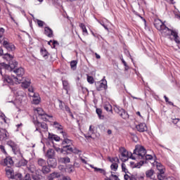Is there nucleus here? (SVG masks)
Masks as SVG:
<instances>
[{
  "label": "nucleus",
  "mask_w": 180,
  "mask_h": 180,
  "mask_svg": "<svg viewBox=\"0 0 180 180\" xmlns=\"http://www.w3.org/2000/svg\"><path fill=\"white\" fill-rule=\"evenodd\" d=\"M4 58H9V64H6L5 63H0V74L2 75V70H5L8 72H14L15 75H17V78H18V81L20 83L22 79V77L25 75V69L22 67L18 68L19 63L15 60H13V56L9 53L4 54Z\"/></svg>",
  "instance_id": "f257e3e1"
},
{
  "label": "nucleus",
  "mask_w": 180,
  "mask_h": 180,
  "mask_svg": "<svg viewBox=\"0 0 180 180\" xmlns=\"http://www.w3.org/2000/svg\"><path fill=\"white\" fill-rule=\"evenodd\" d=\"M154 26L157 30L160 32L162 36L167 37V36H172L174 41L180 49V37L179 31L176 29H169L162 21L160 19H156L154 21Z\"/></svg>",
  "instance_id": "f03ea898"
},
{
  "label": "nucleus",
  "mask_w": 180,
  "mask_h": 180,
  "mask_svg": "<svg viewBox=\"0 0 180 180\" xmlns=\"http://www.w3.org/2000/svg\"><path fill=\"white\" fill-rule=\"evenodd\" d=\"M147 150H146V148H144L142 146L137 145L135 146V149L134 150L133 155H137V157H141V158H147V157H149V158H153V155H146Z\"/></svg>",
  "instance_id": "7ed1b4c3"
},
{
  "label": "nucleus",
  "mask_w": 180,
  "mask_h": 180,
  "mask_svg": "<svg viewBox=\"0 0 180 180\" xmlns=\"http://www.w3.org/2000/svg\"><path fill=\"white\" fill-rule=\"evenodd\" d=\"M5 171L8 180H22V174L15 173L12 167H6Z\"/></svg>",
  "instance_id": "20e7f679"
},
{
  "label": "nucleus",
  "mask_w": 180,
  "mask_h": 180,
  "mask_svg": "<svg viewBox=\"0 0 180 180\" xmlns=\"http://www.w3.org/2000/svg\"><path fill=\"white\" fill-rule=\"evenodd\" d=\"M7 145L12 148V151L14 153L15 155H17L18 158H23V155L22 153H20V150H19V146L18 144L15 143V142L12 141H8Z\"/></svg>",
  "instance_id": "39448f33"
},
{
  "label": "nucleus",
  "mask_w": 180,
  "mask_h": 180,
  "mask_svg": "<svg viewBox=\"0 0 180 180\" xmlns=\"http://www.w3.org/2000/svg\"><path fill=\"white\" fill-rule=\"evenodd\" d=\"M34 124L35 126V131H39L40 134H43L41 131H47L49 130V127L47 126V124L46 122H40L38 120L34 122ZM43 130L41 131V129Z\"/></svg>",
  "instance_id": "423d86ee"
},
{
  "label": "nucleus",
  "mask_w": 180,
  "mask_h": 180,
  "mask_svg": "<svg viewBox=\"0 0 180 180\" xmlns=\"http://www.w3.org/2000/svg\"><path fill=\"white\" fill-rule=\"evenodd\" d=\"M114 111L115 113H117L122 119H129V113H127L125 109L122 108V107L119 105H114Z\"/></svg>",
  "instance_id": "0eeeda50"
},
{
  "label": "nucleus",
  "mask_w": 180,
  "mask_h": 180,
  "mask_svg": "<svg viewBox=\"0 0 180 180\" xmlns=\"http://www.w3.org/2000/svg\"><path fill=\"white\" fill-rule=\"evenodd\" d=\"M19 78H18L15 75L9 76L8 75H5L3 76V81L4 84H9V85H13V82H18L20 84V82L18 81Z\"/></svg>",
  "instance_id": "6e6552de"
},
{
  "label": "nucleus",
  "mask_w": 180,
  "mask_h": 180,
  "mask_svg": "<svg viewBox=\"0 0 180 180\" xmlns=\"http://www.w3.org/2000/svg\"><path fill=\"white\" fill-rule=\"evenodd\" d=\"M95 86L96 91H106L108 89V82L105 79H101L100 82H95Z\"/></svg>",
  "instance_id": "1a4fd4ad"
},
{
  "label": "nucleus",
  "mask_w": 180,
  "mask_h": 180,
  "mask_svg": "<svg viewBox=\"0 0 180 180\" xmlns=\"http://www.w3.org/2000/svg\"><path fill=\"white\" fill-rule=\"evenodd\" d=\"M120 154L124 158H136V157L133 156V153L131 152H129L124 147H120L119 148Z\"/></svg>",
  "instance_id": "9d476101"
},
{
  "label": "nucleus",
  "mask_w": 180,
  "mask_h": 180,
  "mask_svg": "<svg viewBox=\"0 0 180 180\" xmlns=\"http://www.w3.org/2000/svg\"><path fill=\"white\" fill-rule=\"evenodd\" d=\"M109 162H112L110 165V168L112 171H117V168L119 167L118 163L120 162L119 158H109Z\"/></svg>",
  "instance_id": "9b49d317"
},
{
  "label": "nucleus",
  "mask_w": 180,
  "mask_h": 180,
  "mask_svg": "<svg viewBox=\"0 0 180 180\" xmlns=\"http://www.w3.org/2000/svg\"><path fill=\"white\" fill-rule=\"evenodd\" d=\"M3 47L7 49V51H15V45L12 43H9V41L6 40H4L3 41Z\"/></svg>",
  "instance_id": "f8f14e48"
},
{
  "label": "nucleus",
  "mask_w": 180,
  "mask_h": 180,
  "mask_svg": "<svg viewBox=\"0 0 180 180\" xmlns=\"http://www.w3.org/2000/svg\"><path fill=\"white\" fill-rule=\"evenodd\" d=\"M1 165L3 167H7V168H11L13 165V160L12 158H5L4 160H1Z\"/></svg>",
  "instance_id": "ddd939ff"
},
{
  "label": "nucleus",
  "mask_w": 180,
  "mask_h": 180,
  "mask_svg": "<svg viewBox=\"0 0 180 180\" xmlns=\"http://www.w3.org/2000/svg\"><path fill=\"white\" fill-rule=\"evenodd\" d=\"M9 139V134L6 129H0V141H4V140H8Z\"/></svg>",
  "instance_id": "4468645a"
},
{
  "label": "nucleus",
  "mask_w": 180,
  "mask_h": 180,
  "mask_svg": "<svg viewBox=\"0 0 180 180\" xmlns=\"http://www.w3.org/2000/svg\"><path fill=\"white\" fill-rule=\"evenodd\" d=\"M136 129L140 132L143 133V131H147V124L146 123H140L136 126Z\"/></svg>",
  "instance_id": "2eb2a0df"
},
{
  "label": "nucleus",
  "mask_w": 180,
  "mask_h": 180,
  "mask_svg": "<svg viewBox=\"0 0 180 180\" xmlns=\"http://www.w3.org/2000/svg\"><path fill=\"white\" fill-rule=\"evenodd\" d=\"M48 139L49 141H60V140H61V138H60V136L51 133H49Z\"/></svg>",
  "instance_id": "dca6fc26"
},
{
  "label": "nucleus",
  "mask_w": 180,
  "mask_h": 180,
  "mask_svg": "<svg viewBox=\"0 0 180 180\" xmlns=\"http://www.w3.org/2000/svg\"><path fill=\"white\" fill-rule=\"evenodd\" d=\"M47 164L49 167L56 168L57 167V160L56 158H49L47 160Z\"/></svg>",
  "instance_id": "f3484780"
},
{
  "label": "nucleus",
  "mask_w": 180,
  "mask_h": 180,
  "mask_svg": "<svg viewBox=\"0 0 180 180\" xmlns=\"http://www.w3.org/2000/svg\"><path fill=\"white\" fill-rule=\"evenodd\" d=\"M44 33L45 36H47V37H53V30H51L50 27H45Z\"/></svg>",
  "instance_id": "a211bd4d"
},
{
  "label": "nucleus",
  "mask_w": 180,
  "mask_h": 180,
  "mask_svg": "<svg viewBox=\"0 0 180 180\" xmlns=\"http://www.w3.org/2000/svg\"><path fill=\"white\" fill-rule=\"evenodd\" d=\"M144 161L141 160L139 162L135 163L134 162H131L130 165L131 168H141L144 165Z\"/></svg>",
  "instance_id": "6ab92c4d"
},
{
  "label": "nucleus",
  "mask_w": 180,
  "mask_h": 180,
  "mask_svg": "<svg viewBox=\"0 0 180 180\" xmlns=\"http://www.w3.org/2000/svg\"><path fill=\"white\" fill-rule=\"evenodd\" d=\"M32 103L34 105H39L40 103V97L39 96V94H34Z\"/></svg>",
  "instance_id": "aec40b11"
},
{
  "label": "nucleus",
  "mask_w": 180,
  "mask_h": 180,
  "mask_svg": "<svg viewBox=\"0 0 180 180\" xmlns=\"http://www.w3.org/2000/svg\"><path fill=\"white\" fill-rule=\"evenodd\" d=\"M40 53L42 56V57L45 58V60H47V58H49V52L47 51V49L44 48H41Z\"/></svg>",
  "instance_id": "412c9836"
},
{
  "label": "nucleus",
  "mask_w": 180,
  "mask_h": 180,
  "mask_svg": "<svg viewBox=\"0 0 180 180\" xmlns=\"http://www.w3.org/2000/svg\"><path fill=\"white\" fill-rule=\"evenodd\" d=\"M37 112L39 116H48V117H53V115H49L46 113H45L44 110H43V108H37Z\"/></svg>",
  "instance_id": "4be33fe9"
},
{
  "label": "nucleus",
  "mask_w": 180,
  "mask_h": 180,
  "mask_svg": "<svg viewBox=\"0 0 180 180\" xmlns=\"http://www.w3.org/2000/svg\"><path fill=\"white\" fill-rule=\"evenodd\" d=\"M46 157L48 158H54V157H56V152L53 149H49L47 150Z\"/></svg>",
  "instance_id": "5701e85b"
},
{
  "label": "nucleus",
  "mask_w": 180,
  "mask_h": 180,
  "mask_svg": "<svg viewBox=\"0 0 180 180\" xmlns=\"http://www.w3.org/2000/svg\"><path fill=\"white\" fill-rule=\"evenodd\" d=\"M63 148L65 154H70V153H72V147H71V146H63Z\"/></svg>",
  "instance_id": "b1692460"
},
{
  "label": "nucleus",
  "mask_w": 180,
  "mask_h": 180,
  "mask_svg": "<svg viewBox=\"0 0 180 180\" xmlns=\"http://www.w3.org/2000/svg\"><path fill=\"white\" fill-rule=\"evenodd\" d=\"M79 27L82 29L84 36H88V30H86V27L85 26V24L80 23Z\"/></svg>",
  "instance_id": "393cba45"
},
{
  "label": "nucleus",
  "mask_w": 180,
  "mask_h": 180,
  "mask_svg": "<svg viewBox=\"0 0 180 180\" xmlns=\"http://www.w3.org/2000/svg\"><path fill=\"white\" fill-rule=\"evenodd\" d=\"M62 146L64 147V146H72V140L69 139H64L62 142Z\"/></svg>",
  "instance_id": "a878e982"
},
{
  "label": "nucleus",
  "mask_w": 180,
  "mask_h": 180,
  "mask_svg": "<svg viewBox=\"0 0 180 180\" xmlns=\"http://www.w3.org/2000/svg\"><path fill=\"white\" fill-rule=\"evenodd\" d=\"M62 82H63V89L66 91L67 94H68V90L70 89V84H68V81L63 80Z\"/></svg>",
  "instance_id": "bb28decb"
},
{
  "label": "nucleus",
  "mask_w": 180,
  "mask_h": 180,
  "mask_svg": "<svg viewBox=\"0 0 180 180\" xmlns=\"http://www.w3.org/2000/svg\"><path fill=\"white\" fill-rule=\"evenodd\" d=\"M27 169L29 171V172H30L31 174H35L37 169H36V166L33 164L30 165L27 167Z\"/></svg>",
  "instance_id": "cd10ccee"
},
{
  "label": "nucleus",
  "mask_w": 180,
  "mask_h": 180,
  "mask_svg": "<svg viewBox=\"0 0 180 180\" xmlns=\"http://www.w3.org/2000/svg\"><path fill=\"white\" fill-rule=\"evenodd\" d=\"M25 165H27V160L26 159L22 158L18 161V167H25Z\"/></svg>",
  "instance_id": "c85d7f7f"
},
{
  "label": "nucleus",
  "mask_w": 180,
  "mask_h": 180,
  "mask_svg": "<svg viewBox=\"0 0 180 180\" xmlns=\"http://www.w3.org/2000/svg\"><path fill=\"white\" fill-rule=\"evenodd\" d=\"M53 127H55V129H57V130H59L60 132L62 131V130L63 129V125L57 122H53Z\"/></svg>",
  "instance_id": "c756f323"
},
{
  "label": "nucleus",
  "mask_w": 180,
  "mask_h": 180,
  "mask_svg": "<svg viewBox=\"0 0 180 180\" xmlns=\"http://www.w3.org/2000/svg\"><path fill=\"white\" fill-rule=\"evenodd\" d=\"M37 162H38V165H39L40 167H42L47 165V161L44 159H39Z\"/></svg>",
  "instance_id": "7c9ffc66"
},
{
  "label": "nucleus",
  "mask_w": 180,
  "mask_h": 180,
  "mask_svg": "<svg viewBox=\"0 0 180 180\" xmlns=\"http://www.w3.org/2000/svg\"><path fill=\"white\" fill-rule=\"evenodd\" d=\"M103 108L105 110H106V112H112V105H110L109 103L104 104Z\"/></svg>",
  "instance_id": "2f4dec72"
},
{
  "label": "nucleus",
  "mask_w": 180,
  "mask_h": 180,
  "mask_svg": "<svg viewBox=\"0 0 180 180\" xmlns=\"http://www.w3.org/2000/svg\"><path fill=\"white\" fill-rule=\"evenodd\" d=\"M60 176H61V174L58 173V172H53L50 174L49 177L52 178L53 179H56V178H60Z\"/></svg>",
  "instance_id": "473e14b6"
},
{
  "label": "nucleus",
  "mask_w": 180,
  "mask_h": 180,
  "mask_svg": "<svg viewBox=\"0 0 180 180\" xmlns=\"http://www.w3.org/2000/svg\"><path fill=\"white\" fill-rule=\"evenodd\" d=\"M146 175L147 178H151L153 175H154V170L153 169H149L146 172Z\"/></svg>",
  "instance_id": "72a5a7b5"
},
{
  "label": "nucleus",
  "mask_w": 180,
  "mask_h": 180,
  "mask_svg": "<svg viewBox=\"0 0 180 180\" xmlns=\"http://www.w3.org/2000/svg\"><path fill=\"white\" fill-rule=\"evenodd\" d=\"M5 33V29L4 27H0V43L4 41V34Z\"/></svg>",
  "instance_id": "f704fd0d"
},
{
  "label": "nucleus",
  "mask_w": 180,
  "mask_h": 180,
  "mask_svg": "<svg viewBox=\"0 0 180 180\" xmlns=\"http://www.w3.org/2000/svg\"><path fill=\"white\" fill-rule=\"evenodd\" d=\"M87 82H89V84L91 85H92V84H95V79H94V77L87 75Z\"/></svg>",
  "instance_id": "c9c22d12"
},
{
  "label": "nucleus",
  "mask_w": 180,
  "mask_h": 180,
  "mask_svg": "<svg viewBox=\"0 0 180 180\" xmlns=\"http://www.w3.org/2000/svg\"><path fill=\"white\" fill-rule=\"evenodd\" d=\"M21 86L25 89L29 88V86H30V82L25 81L21 82Z\"/></svg>",
  "instance_id": "e433bc0d"
},
{
  "label": "nucleus",
  "mask_w": 180,
  "mask_h": 180,
  "mask_svg": "<svg viewBox=\"0 0 180 180\" xmlns=\"http://www.w3.org/2000/svg\"><path fill=\"white\" fill-rule=\"evenodd\" d=\"M41 171H42L43 174H44L46 175V174H49V172H50L51 170H50V167L45 165L42 167Z\"/></svg>",
  "instance_id": "4c0bfd02"
},
{
  "label": "nucleus",
  "mask_w": 180,
  "mask_h": 180,
  "mask_svg": "<svg viewBox=\"0 0 180 180\" xmlns=\"http://www.w3.org/2000/svg\"><path fill=\"white\" fill-rule=\"evenodd\" d=\"M91 168H94L95 172H100V174H105V169L98 168V167H94L92 165H91Z\"/></svg>",
  "instance_id": "58836bf2"
},
{
  "label": "nucleus",
  "mask_w": 180,
  "mask_h": 180,
  "mask_svg": "<svg viewBox=\"0 0 180 180\" xmlns=\"http://www.w3.org/2000/svg\"><path fill=\"white\" fill-rule=\"evenodd\" d=\"M77 60H72L70 62V67L72 70H77Z\"/></svg>",
  "instance_id": "ea45409f"
},
{
  "label": "nucleus",
  "mask_w": 180,
  "mask_h": 180,
  "mask_svg": "<svg viewBox=\"0 0 180 180\" xmlns=\"http://www.w3.org/2000/svg\"><path fill=\"white\" fill-rule=\"evenodd\" d=\"M172 123H174L177 127L180 128V120L179 118L173 119Z\"/></svg>",
  "instance_id": "a19ab883"
},
{
  "label": "nucleus",
  "mask_w": 180,
  "mask_h": 180,
  "mask_svg": "<svg viewBox=\"0 0 180 180\" xmlns=\"http://www.w3.org/2000/svg\"><path fill=\"white\" fill-rule=\"evenodd\" d=\"M96 112L99 119H103V116L102 115V110L101 108H96Z\"/></svg>",
  "instance_id": "79ce46f5"
},
{
  "label": "nucleus",
  "mask_w": 180,
  "mask_h": 180,
  "mask_svg": "<svg viewBox=\"0 0 180 180\" xmlns=\"http://www.w3.org/2000/svg\"><path fill=\"white\" fill-rule=\"evenodd\" d=\"M70 162V158H60L59 162H63V164H68Z\"/></svg>",
  "instance_id": "37998d69"
},
{
  "label": "nucleus",
  "mask_w": 180,
  "mask_h": 180,
  "mask_svg": "<svg viewBox=\"0 0 180 180\" xmlns=\"http://www.w3.org/2000/svg\"><path fill=\"white\" fill-rule=\"evenodd\" d=\"M57 153H58L59 154H65V153H64V148H60L58 147H54Z\"/></svg>",
  "instance_id": "c03bdc74"
},
{
  "label": "nucleus",
  "mask_w": 180,
  "mask_h": 180,
  "mask_svg": "<svg viewBox=\"0 0 180 180\" xmlns=\"http://www.w3.org/2000/svg\"><path fill=\"white\" fill-rule=\"evenodd\" d=\"M95 133V129L92 127V125H90L89 127V134H90L89 136V137L91 139V137H92L91 134H94Z\"/></svg>",
  "instance_id": "a18cd8bd"
},
{
  "label": "nucleus",
  "mask_w": 180,
  "mask_h": 180,
  "mask_svg": "<svg viewBox=\"0 0 180 180\" xmlns=\"http://www.w3.org/2000/svg\"><path fill=\"white\" fill-rule=\"evenodd\" d=\"M164 98L165 101L167 103H168L169 105H170V106H174V103H172V101H169V98H168V97H167V96H164Z\"/></svg>",
  "instance_id": "49530a36"
},
{
  "label": "nucleus",
  "mask_w": 180,
  "mask_h": 180,
  "mask_svg": "<svg viewBox=\"0 0 180 180\" xmlns=\"http://www.w3.org/2000/svg\"><path fill=\"white\" fill-rule=\"evenodd\" d=\"M37 25L39 27H43L44 26V22L40 20H37Z\"/></svg>",
  "instance_id": "de8ad7c7"
},
{
  "label": "nucleus",
  "mask_w": 180,
  "mask_h": 180,
  "mask_svg": "<svg viewBox=\"0 0 180 180\" xmlns=\"http://www.w3.org/2000/svg\"><path fill=\"white\" fill-rule=\"evenodd\" d=\"M0 150H1V153L5 154V155H8V153H6V150H5V146L1 145L0 146Z\"/></svg>",
  "instance_id": "09e8293b"
},
{
  "label": "nucleus",
  "mask_w": 180,
  "mask_h": 180,
  "mask_svg": "<svg viewBox=\"0 0 180 180\" xmlns=\"http://www.w3.org/2000/svg\"><path fill=\"white\" fill-rule=\"evenodd\" d=\"M0 116L1 119L4 120V123H6V116H5V114L0 111Z\"/></svg>",
  "instance_id": "8fccbe9b"
},
{
  "label": "nucleus",
  "mask_w": 180,
  "mask_h": 180,
  "mask_svg": "<svg viewBox=\"0 0 180 180\" xmlns=\"http://www.w3.org/2000/svg\"><path fill=\"white\" fill-rule=\"evenodd\" d=\"M122 169L125 172V174L129 173V172H127V169H126V165L124 163H122Z\"/></svg>",
  "instance_id": "3c124183"
},
{
  "label": "nucleus",
  "mask_w": 180,
  "mask_h": 180,
  "mask_svg": "<svg viewBox=\"0 0 180 180\" xmlns=\"http://www.w3.org/2000/svg\"><path fill=\"white\" fill-rule=\"evenodd\" d=\"M124 53L127 57H129V58L131 60L133 63V58H131V55H130V52L129 51V50H125Z\"/></svg>",
  "instance_id": "603ef678"
},
{
  "label": "nucleus",
  "mask_w": 180,
  "mask_h": 180,
  "mask_svg": "<svg viewBox=\"0 0 180 180\" xmlns=\"http://www.w3.org/2000/svg\"><path fill=\"white\" fill-rule=\"evenodd\" d=\"M59 102V108L60 110H64V105H63V101L58 100Z\"/></svg>",
  "instance_id": "864d4df0"
},
{
  "label": "nucleus",
  "mask_w": 180,
  "mask_h": 180,
  "mask_svg": "<svg viewBox=\"0 0 180 180\" xmlns=\"http://www.w3.org/2000/svg\"><path fill=\"white\" fill-rule=\"evenodd\" d=\"M99 23L100 25H101L102 27H104V29H105V30H109V28H108V25H105V22H103V21H100Z\"/></svg>",
  "instance_id": "5fc2aeb1"
},
{
  "label": "nucleus",
  "mask_w": 180,
  "mask_h": 180,
  "mask_svg": "<svg viewBox=\"0 0 180 180\" xmlns=\"http://www.w3.org/2000/svg\"><path fill=\"white\" fill-rule=\"evenodd\" d=\"M60 133L61 134H63V136L64 139H68V134L65 131L62 130V131H60Z\"/></svg>",
  "instance_id": "6e6d98bb"
},
{
  "label": "nucleus",
  "mask_w": 180,
  "mask_h": 180,
  "mask_svg": "<svg viewBox=\"0 0 180 180\" xmlns=\"http://www.w3.org/2000/svg\"><path fill=\"white\" fill-rule=\"evenodd\" d=\"M110 178V179H112V178H113V179H115V180H120V179H119V177L116 174H111Z\"/></svg>",
  "instance_id": "4d7b16f0"
},
{
  "label": "nucleus",
  "mask_w": 180,
  "mask_h": 180,
  "mask_svg": "<svg viewBox=\"0 0 180 180\" xmlns=\"http://www.w3.org/2000/svg\"><path fill=\"white\" fill-rule=\"evenodd\" d=\"M130 180H137V174H131Z\"/></svg>",
  "instance_id": "13d9d810"
},
{
  "label": "nucleus",
  "mask_w": 180,
  "mask_h": 180,
  "mask_svg": "<svg viewBox=\"0 0 180 180\" xmlns=\"http://www.w3.org/2000/svg\"><path fill=\"white\" fill-rule=\"evenodd\" d=\"M158 180H164V179H165V176L162 174H158Z\"/></svg>",
  "instance_id": "bf43d9fd"
},
{
  "label": "nucleus",
  "mask_w": 180,
  "mask_h": 180,
  "mask_svg": "<svg viewBox=\"0 0 180 180\" xmlns=\"http://www.w3.org/2000/svg\"><path fill=\"white\" fill-rule=\"evenodd\" d=\"M158 169L160 172L159 174L164 175V174L165 173V172L164 171V167L158 168Z\"/></svg>",
  "instance_id": "052dcab7"
},
{
  "label": "nucleus",
  "mask_w": 180,
  "mask_h": 180,
  "mask_svg": "<svg viewBox=\"0 0 180 180\" xmlns=\"http://www.w3.org/2000/svg\"><path fill=\"white\" fill-rule=\"evenodd\" d=\"M58 41H56V40H53V49H56V46H58Z\"/></svg>",
  "instance_id": "680f3d73"
},
{
  "label": "nucleus",
  "mask_w": 180,
  "mask_h": 180,
  "mask_svg": "<svg viewBox=\"0 0 180 180\" xmlns=\"http://www.w3.org/2000/svg\"><path fill=\"white\" fill-rule=\"evenodd\" d=\"M156 167L157 169H158V168H164V166H162V165L160 162H156Z\"/></svg>",
  "instance_id": "e2e57ef3"
},
{
  "label": "nucleus",
  "mask_w": 180,
  "mask_h": 180,
  "mask_svg": "<svg viewBox=\"0 0 180 180\" xmlns=\"http://www.w3.org/2000/svg\"><path fill=\"white\" fill-rule=\"evenodd\" d=\"M72 153H73L74 154H78V153H79V150L75 148H72Z\"/></svg>",
  "instance_id": "0e129e2a"
},
{
  "label": "nucleus",
  "mask_w": 180,
  "mask_h": 180,
  "mask_svg": "<svg viewBox=\"0 0 180 180\" xmlns=\"http://www.w3.org/2000/svg\"><path fill=\"white\" fill-rule=\"evenodd\" d=\"M65 110H66V112H68V113H70L71 112V109L70 108V107H68V105H65Z\"/></svg>",
  "instance_id": "69168bd1"
},
{
  "label": "nucleus",
  "mask_w": 180,
  "mask_h": 180,
  "mask_svg": "<svg viewBox=\"0 0 180 180\" xmlns=\"http://www.w3.org/2000/svg\"><path fill=\"white\" fill-rule=\"evenodd\" d=\"M124 180H130V176L127 174H124Z\"/></svg>",
  "instance_id": "338daca9"
},
{
  "label": "nucleus",
  "mask_w": 180,
  "mask_h": 180,
  "mask_svg": "<svg viewBox=\"0 0 180 180\" xmlns=\"http://www.w3.org/2000/svg\"><path fill=\"white\" fill-rule=\"evenodd\" d=\"M144 179V174L141 176L137 175V180H143Z\"/></svg>",
  "instance_id": "774afa93"
}]
</instances>
